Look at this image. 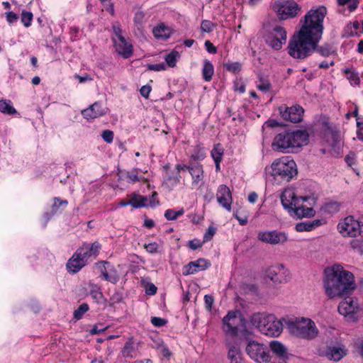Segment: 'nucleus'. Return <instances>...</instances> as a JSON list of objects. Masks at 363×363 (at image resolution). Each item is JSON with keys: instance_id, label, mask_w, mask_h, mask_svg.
I'll return each mask as SVG.
<instances>
[{"instance_id": "nucleus-14", "label": "nucleus", "mask_w": 363, "mask_h": 363, "mask_svg": "<svg viewBox=\"0 0 363 363\" xmlns=\"http://www.w3.org/2000/svg\"><path fill=\"white\" fill-rule=\"evenodd\" d=\"M286 35L287 33L284 28L276 26L267 35L266 42L272 49L279 50L286 43Z\"/></svg>"}, {"instance_id": "nucleus-49", "label": "nucleus", "mask_w": 363, "mask_h": 363, "mask_svg": "<svg viewBox=\"0 0 363 363\" xmlns=\"http://www.w3.org/2000/svg\"><path fill=\"white\" fill-rule=\"evenodd\" d=\"M296 229L298 232L311 231L313 230L311 221L298 223L296 225Z\"/></svg>"}, {"instance_id": "nucleus-55", "label": "nucleus", "mask_w": 363, "mask_h": 363, "mask_svg": "<svg viewBox=\"0 0 363 363\" xmlns=\"http://www.w3.org/2000/svg\"><path fill=\"white\" fill-rule=\"evenodd\" d=\"M345 162L350 167H352L356 164V157L355 154L353 152H350L345 157Z\"/></svg>"}, {"instance_id": "nucleus-52", "label": "nucleus", "mask_w": 363, "mask_h": 363, "mask_svg": "<svg viewBox=\"0 0 363 363\" xmlns=\"http://www.w3.org/2000/svg\"><path fill=\"white\" fill-rule=\"evenodd\" d=\"M101 137L105 142L111 143H112L113 139V131L109 130H104L101 134Z\"/></svg>"}, {"instance_id": "nucleus-43", "label": "nucleus", "mask_w": 363, "mask_h": 363, "mask_svg": "<svg viewBox=\"0 0 363 363\" xmlns=\"http://www.w3.org/2000/svg\"><path fill=\"white\" fill-rule=\"evenodd\" d=\"M350 246L354 252L363 254V239L352 240Z\"/></svg>"}, {"instance_id": "nucleus-50", "label": "nucleus", "mask_w": 363, "mask_h": 363, "mask_svg": "<svg viewBox=\"0 0 363 363\" xmlns=\"http://www.w3.org/2000/svg\"><path fill=\"white\" fill-rule=\"evenodd\" d=\"M216 229L213 226H209L206 233L203 235V242H208L212 239L215 235Z\"/></svg>"}, {"instance_id": "nucleus-3", "label": "nucleus", "mask_w": 363, "mask_h": 363, "mask_svg": "<svg viewBox=\"0 0 363 363\" xmlns=\"http://www.w3.org/2000/svg\"><path fill=\"white\" fill-rule=\"evenodd\" d=\"M309 135L306 130H284L277 134L272 143L273 150L281 153H293L306 145Z\"/></svg>"}, {"instance_id": "nucleus-35", "label": "nucleus", "mask_w": 363, "mask_h": 363, "mask_svg": "<svg viewBox=\"0 0 363 363\" xmlns=\"http://www.w3.org/2000/svg\"><path fill=\"white\" fill-rule=\"evenodd\" d=\"M179 57V53L177 51H172L165 56V62L170 67L176 66L177 60Z\"/></svg>"}, {"instance_id": "nucleus-33", "label": "nucleus", "mask_w": 363, "mask_h": 363, "mask_svg": "<svg viewBox=\"0 0 363 363\" xmlns=\"http://www.w3.org/2000/svg\"><path fill=\"white\" fill-rule=\"evenodd\" d=\"M140 169L135 168L133 169L131 171H128L125 173V178L127 179L128 182L135 183L137 182H140L144 179L143 177L138 176V172Z\"/></svg>"}, {"instance_id": "nucleus-10", "label": "nucleus", "mask_w": 363, "mask_h": 363, "mask_svg": "<svg viewBox=\"0 0 363 363\" xmlns=\"http://www.w3.org/2000/svg\"><path fill=\"white\" fill-rule=\"evenodd\" d=\"M238 313L237 311H230L222 320V329L225 334V339L228 337L236 341L240 331L239 325L242 320Z\"/></svg>"}, {"instance_id": "nucleus-32", "label": "nucleus", "mask_w": 363, "mask_h": 363, "mask_svg": "<svg viewBox=\"0 0 363 363\" xmlns=\"http://www.w3.org/2000/svg\"><path fill=\"white\" fill-rule=\"evenodd\" d=\"M344 73L347 75V79L350 81L351 85H359L360 79L358 73L352 69L346 68L344 69Z\"/></svg>"}, {"instance_id": "nucleus-8", "label": "nucleus", "mask_w": 363, "mask_h": 363, "mask_svg": "<svg viewBox=\"0 0 363 363\" xmlns=\"http://www.w3.org/2000/svg\"><path fill=\"white\" fill-rule=\"evenodd\" d=\"M245 351L249 357L257 363H269L271 360L269 347L257 341H250L246 346Z\"/></svg>"}, {"instance_id": "nucleus-58", "label": "nucleus", "mask_w": 363, "mask_h": 363, "mask_svg": "<svg viewBox=\"0 0 363 363\" xmlns=\"http://www.w3.org/2000/svg\"><path fill=\"white\" fill-rule=\"evenodd\" d=\"M147 68L150 70L159 72V71L165 69V65L163 63L155 64V65H148Z\"/></svg>"}, {"instance_id": "nucleus-41", "label": "nucleus", "mask_w": 363, "mask_h": 363, "mask_svg": "<svg viewBox=\"0 0 363 363\" xmlns=\"http://www.w3.org/2000/svg\"><path fill=\"white\" fill-rule=\"evenodd\" d=\"M224 67L229 72L237 73L241 70L242 65L238 62H230L225 63Z\"/></svg>"}, {"instance_id": "nucleus-7", "label": "nucleus", "mask_w": 363, "mask_h": 363, "mask_svg": "<svg viewBox=\"0 0 363 363\" xmlns=\"http://www.w3.org/2000/svg\"><path fill=\"white\" fill-rule=\"evenodd\" d=\"M271 8L280 20L295 18L301 10V7L293 0L275 1Z\"/></svg>"}, {"instance_id": "nucleus-56", "label": "nucleus", "mask_w": 363, "mask_h": 363, "mask_svg": "<svg viewBox=\"0 0 363 363\" xmlns=\"http://www.w3.org/2000/svg\"><path fill=\"white\" fill-rule=\"evenodd\" d=\"M101 248V245L98 242H94L89 246V250L94 255V258L97 256V254Z\"/></svg>"}, {"instance_id": "nucleus-25", "label": "nucleus", "mask_w": 363, "mask_h": 363, "mask_svg": "<svg viewBox=\"0 0 363 363\" xmlns=\"http://www.w3.org/2000/svg\"><path fill=\"white\" fill-rule=\"evenodd\" d=\"M121 352L124 358L134 359L138 357L139 353L138 345L134 342L133 337H129L125 342Z\"/></svg>"}, {"instance_id": "nucleus-59", "label": "nucleus", "mask_w": 363, "mask_h": 363, "mask_svg": "<svg viewBox=\"0 0 363 363\" xmlns=\"http://www.w3.org/2000/svg\"><path fill=\"white\" fill-rule=\"evenodd\" d=\"M149 200V206L151 207H155V206L159 204V200L157 199V194L156 192H153L151 197Z\"/></svg>"}, {"instance_id": "nucleus-64", "label": "nucleus", "mask_w": 363, "mask_h": 363, "mask_svg": "<svg viewBox=\"0 0 363 363\" xmlns=\"http://www.w3.org/2000/svg\"><path fill=\"white\" fill-rule=\"evenodd\" d=\"M205 47L206 48V50L210 53L214 54L217 51L216 48L209 40H206L205 42Z\"/></svg>"}, {"instance_id": "nucleus-13", "label": "nucleus", "mask_w": 363, "mask_h": 363, "mask_svg": "<svg viewBox=\"0 0 363 363\" xmlns=\"http://www.w3.org/2000/svg\"><path fill=\"white\" fill-rule=\"evenodd\" d=\"M257 239L271 245H284L289 240L285 232L277 230L260 231L257 234Z\"/></svg>"}, {"instance_id": "nucleus-23", "label": "nucleus", "mask_w": 363, "mask_h": 363, "mask_svg": "<svg viewBox=\"0 0 363 363\" xmlns=\"http://www.w3.org/2000/svg\"><path fill=\"white\" fill-rule=\"evenodd\" d=\"M347 354V350L343 345L328 346L325 356L329 359L338 362Z\"/></svg>"}, {"instance_id": "nucleus-22", "label": "nucleus", "mask_w": 363, "mask_h": 363, "mask_svg": "<svg viewBox=\"0 0 363 363\" xmlns=\"http://www.w3.org/2000/svg\"><path fill=\"white\" fill-rule=\"evenodd\" d=\"M211 264L206 259L200 258L194 262H189L184 266L183 274L185 276L195 274L198 272L205 270L210 267Z\"/></svg>"}, {"instance_id": "nucleus-36", "label": "nucleus", "mask_w": 363, "mask_h": 363, "mask_svg": "<svg viewBox=\"0 0 363 363\" xmlns=\"http://www.w3.org/2000/svg\"><path fill=\"white\" fill-rule=\"evenodd\" d=\"M271 87L272 85L269 80L264 77L260 76L259 78V83L257 85V88L263 92H267L270 90Z\"/></svg>"}, {"instance_id": "nucleus-29", "label": "nucleus", "mask_w": 363, "mask_h": 363, "mask_svg": "<svg viewBox=\"0 0 363 363\" xmlns=\"http://www.w3.org/2000/svg\"><path fill=\"white\" fill-rule=\"evenodd\" d=\"M180 173L177 172L175 174L169 175L162 184L169 191H172L180 182Z\"/></svg>"}, {"instance_id": "nucleus-30", "label": "nucleus", "mask_w": 363, "mask_h": 363, "mask_svg": "<svg viewBox=\"0 0 363 363\" xmlns=\"http://www.w3.org/2000/svg\"><path fill=\"white\" fill-rule=\"evenodd\" d=\"M0 112L7 115H13L16 113L17 111L10 100L1 99L0 100Z\"/></svg>"}, {"instance_id": "nucleus-57", "label": "nucleus", "mask_w": 363, "mask_h": 363, "mask_svg": "<svg viewBox=\"0 0 363 363\" xmlns=\"http://www.w3.org/2000/svg\"><path fill=\"white\" fill-rule=\"evenodd\" d=\"M133 208H140L144 206V203H140L139 196L133 197L129 203Z\"/></svg>"}, {"instance_id": "nucleus-28", "label": "nucleus", "mask_w": 363, "mask_h": 363, "mask_svg": "<svg viewBox=\"0 0 363 363\" xmlns=\"http://www.w3.org/2000/svg\"><path fill=\"white\" fill-rule=\"evenodd\" d=\"M152 33L157 39L165 40L169 38L172 31L169 27L164 23H160L153 28Z\"/></svg>"}, {"instance_id": "nucleus-61", "label": "nucleus", "mask_w": 363, "mask_h": 363, "mask_svg": "<svg viewBox=\"0 0 363 363\" xmlns=\"http://www.w3.org/2000/svg\"><path fill=\"white\" fill-rule=\"evenodd\" d=\"M204 301H205V304H206V308L208 310H211L212 308L213 301H214L213 297L210 295H206L204 296Z\"/></svg>"}, {"instance_id": "nucleus-24", "label": "nucleus", "mask_w": 363, "mask_h": 363, "mask_svg": "<svg viewBox=\"0 0 363 363\" xmlns=\"http://www.w3.org/2000/svg\"><path fill=\"white\" fill-rule=\"evenodd\" d=\"M117 53L124 58H129L133 55V46L124 37L120 41L119 38L113 40Z\"/></svg>"}, {"instance_id": "nucleus-6", "label": "nucleus", "mask_w": 363, "mask_h": 363, "mask_svg": "<svg viewBox=\"0 0 363 363\" xmlns=\"http://www.w3.org/2000/svg\"><path fill=\"white\" fill-rule=\"evenodd\" d=\"M270 175L274 180L289 182L298 174L296 162L289 157L275 160L270 166Z\"/></svg>"}, {"instance_id": "nucleus-53", "label": "nucleus", "mask_w": 363, "mask_h": 363, "mask_svg": "<svg viewBox=\"0 0 363 363\" xmlns=\"http://www.w3.org/2000/svg\"><path fill=\"white\" fill-rule=\"evenodd\" d=\"M167 323V320L162 318L152 317L151 318V323L156 327L163 326V325H166Z\"/></svg>"}, {"instance_id": "nucleus-11", "label": "nucleus", "mask_w": 363, "mask_h": 363, "mask_svg": "<svg viewBox=\"0 0 363 363\" xmlns=\"http://www.w3.org/2000/svg\"><path fill=\"white\" fill-rule=\"evenodd\" d=\"M178 173L188 170L191 177V188L199 189L203 184L204 171L201 164L195 165H186L178 164L175 167Z\"/></svg>"}, {"instance_id": "nucleus-40", "label": "nucleus", "mask_w": 363, "mask_h": 363, "mask_svg": "<svg viewBox=\"0 0 363 363\" xmlns=\"http://www.w3.org/2000/svg\"><path fill=\"white\" fill-rule=\"evenodd\" d=\"M184 210L181 209L177 211H174L172 209H167L164 213V217L168 220H176L179 216L184 214Z\"/></svg>"}, {"instance_id": "nucleus-60", "label": "nucleus", "mask_w": 363, "mask_h": 363, "mask_svg": "<svg viewBox=\"0 0 363 363\" xmlns=\"http://www.w3.org/2000/svg\"><path fill=\"white\" fill-rule=\"evenodd\" d=\"M150 91H151V86L145 85V86H143L140 88V94L143 97L147 99L149 97V94H150Z\"/></svg>"}, {"instance_id": "nucleus-42", "label": "nucleus", "mask_w": 363, "mask_h": 363, "mask_svg": "<svg viewBox=\"0 0 363 363\" xmlns=\"http://www.w3.org/2000/svg\"><path fill=\"white\" fill-rule=\"evenodd\" d=\"M90 295L93 299L99 302L103 298V294L101 289L96 285H91Z\"/></svg>"}, {"instance_id": "nucleus-18", "label": "nucleus", "mask_w": 363, "mask_h": 363, "mask_svg": "<svg viewBox=\"0 0 363 363\" xmlns=\"http://www.w3.org/2000/svg\"><path fill=\"white\" fill-rule=\"evenodd\" d=\"M269 349L276 356V359L272 363H287L289 359L288 350L281 342L277 340L271 341Z\"/></svg>"}, {"instance_id": "nucleus-16", "label": "nucleus", "mask_w": 363, "mask_h": 363, "mask_svg": "<svg viewBox=\"0 0 363 363\" xmlns=\"http://www.w3.org/2000/svg\"><path fill=\"white\" fill-rule=\"evenodd\" d=\"M307 197H298L294 189L287 188L284 190L281 194V201L284 208L291 211L293 207H295L301 202L307 201Z\"/></svg>"}, {"instance_id": "nucleus-9", "label": "nucleus", "mask_w": 363, "mask_h": 363, "mask_svg": "<svg viewBox=\"0 0 363 363\" xmlns=\"http://www.w3.org/2000/svg\"><path fill=\"white\" fill-rule=\"evenodd\" d=\"M338 312L347 321L356 322L360 316L361 308L356 298L347 297L339 303Z\"/></svg>"}, {"instance_id": "nucleus-15", "label": "nucleus", "mask_w": 363, "mask_h": 363, "mask_svg": "<svg viewBox=\"0 0 363 363\" xmlns=\"http://www.w3.org/2000/svg\"><path fill=\"white\" fill-rule=\"evenodd\" d=\"M279 111L284 120L294 123L302 121L304 113L303 108L299 105L293 106L291 107L282 105L279 108Z\"/></svg>"}, {"instance_id": "nucleus-12", "label": "nucleus", "mask_w": 363, "mask_h": 363, "mask_svg": "<svg viewBox=\"0 0 363 363\" xmlns=\"http://www.w3.org/2000/svg\"><path fill=\"white\" fill-rule=\"evenodd\" d=\"M339 232L343 236L357 237L363 233L362 225L353 216H348L337 225Z\"/></svg>"}, {"instance_id": "nucleus-54", "label": "nucleus", "mask_w": 363, "mask_h": 363, "mask_svg": "<svg viewBox=\"0 0 363 363\" xmlns=\"http://www.w3.org/2000/svg\"><path fill=\"white\" fill-rule=\"evenodd\" d=\"M61 205L67 206V201L66 200L61 201L60 199L55 198L54 199V203L52 206V211L56 212Z\"/></svg>"}, {"instance_id": "nucleus-19", "label": "nucleus", "mask_w": 363, "mask_h": 363, "mask_svg": "<svg viewBox=\"0 0 363 363\" xmlns=\"http://www.w3.org/2000/svg\"><path fill=\"white\" fill-rule=\"evenodd\" d=\"M218 203L228 211H231L233 203L232 193L226 185L222 184L218 187L216 193Z\"/></svg>"}, {"instance_id": "nucleus-1", "label": "nucleus", "mask_w": 363, "mask_h": 363, "mask_svg": "<svg viewBox=\"0 0 363 363\" xmlns=\"http://www.w3.org/2000/svg\"><path fill=\"white\" fill-rule=\"evenodd\" d=\"M327 14V9L319 6L311 9L301 19V27L295 33L289 41V54L294 58L304 59L314 51L323 57H328L332 53V47L325 43L318 45L322 38L324 27L323 20Z\"/></svg>"}, {"instance_id": "nucleus-4", "label": "nucleus", "mask_w": 363, "mask_h": 363, "mask_svg": "<svg viewBox=\"0 0 363 363\" xmlns=\"http://www.w3.org/2000/svg\"><path fill=\"white\" fill-rule=\"evenodd\" d=\"M250 321L261 333L269 337H278L283 330L282 321L272 314L255 313Z\"/></svg>"}, {"instance_id": "nucleus-45", "label": "nucleus", "mask_w": 363, "mask_h": 363, "mask_svg": "<svg viewBox=\"0 0 363 363\" xmlns=\"http://www.w3.org/2000/svg\"><path fill=\"white\" fill-rule=\"evenodd\" d=\"M205 157L203 149L201 145H196L194 147V152L191 155V157L195 160H203Z\"/></svg>"}, {"instance_id": "nucleus-46", "label": "nucleus", "mask_w": 363, "mask_h": 363, "mask_svg": "<svg viewBox=\"0 0 363 363\" xmlns=\"http://www.w3.org/2000/svg\"><path fill=\"white\" fill-rule=\"evenodd\" d=\"M216 27V24L208 20H203L201 24V30L205 33H211Z\"/></svg>"}, {"instance_id": "nucleus-37", "label": "nucleus", "mask_w": 363, "mask_h": 363, "mask_svg": "<svg viewBox=\"0 0 363 363\" xmlns=\"http://www.w3.org/2000/svg\"><path fill=\"white\" fill-rule=\"evenodd\" d=\"M77 252L79 253L80 256H82L86 262V259L89 257H93L92 252L89 250V245L84 244L81 247H79Z\"/></svg>"}, {"instance_id": "nucleus-47", "label": "nucleus", "mask_w": 363, "mask_h": 363, "mask_svg": "<svg viewBox=\"0 0 363 363\" xmlns=\"http://www.w3.org/2000/svg\"><path fill=\"white\" fill-rule=\"evenodd\" d=\"M89 310V306L86 303L81 304L79 308L74 311V318L79 320L82 315Z\"/></svg>"}, {"instance_id": "nucleus-20", "label": "nucleus", "mask_w": 363, "mask_h": 363, "mask_svg": "<svg viewBox=\"0 0 363 363\" xmlns=\"http://www.w3.org/2000/svg\"><path fill=\"white\" fill-rule=\"evenodd\" d=\"M225 343L228 348V359L230 363H244L239 346L235 340L227 337Z\"/></svg>"}, {"instance_id": "nucleus-51", "label": "nucleus", "mask_w": 363, "mask_h": 363, "mask_svg": "<svg viewBox=\"0 0 363 363\" xmlns=\"http://www.w3.org/2000/svg\"><path fill=\"white\" fill-rule=\"evenodd\" d=\"M145 249L150 253H156L158 252L159 245L157 242H150L144 245Z\"/></svg>"}, {"instance_id": "nucleus-21", "label": "nucleus", "mask_w": 363, "mask_h": 363, "mask_svg": "<svg viewBox=\"0 0 363 363\" xmlns=\"http://www.w3.org/2000/svg\"><path fill=\"white\" fill-rule=\"evenodd\" d=\"M106 112L107 108L106 107H103L99 102H95L89 108L82 110V115L84 118L89 120L104 116Z\"/></svg>"}, {"instance_id": "nucleus-5", "label": "nucleus", "mask_w": 363, "mask_h": 363, "mask_svg": "<svg viewBox=\"0 0 363 363\" xmlns=\"http://www.w3.org/2000/svg\"><path fill=\"white\" fill-rule=\"evenodd\" d=\"M286 328L289 333L302 339L312 340L318 333L315 323L310 318H296L285 320Z\"/></svg>"}, {"instance_id": "nucleus-48", "label": "nucleus", "mask_w": 363, "mask_h": 363, "mask_svg": "<svg viewBox=\"0 0 363 363\" xmlns=\"http://www.w3.org/2000/svg\"><path fill=\"white\" fill-rule=\"evenodd\" d=\"M113 36L112 38L113 41L115 40L116 39H118V38L121 41L123 39V37H124L123 35L122 29L121 28L119 23H115L113 25Z\"/></svg>"}, {"instance_id": "nucleus-26", "label": "nucleus", "mask_w": 363, "mask_h": 363, "mask_svg": "<svg viewBox=\"0 0 363 363\" xmlns=\"http://www.w3.org/2000/svg\"><path fill=\"white\" fill-rule=\"evenodd\" d=\"M291 216L297 218H309L315 215V211L311 207L303 205V202L299 203L289 212Z\"/></svg>"}, {"instance_id": "nucleus-38", "label": "nucleus", "mask_w": 363, "mask_h": 363, "mask_svg": "<svg viewBox=\"0 0 363 363\" xmlns=\"http://www.w3.org/2000/svg\"><path fill=\"white\" fill-rule=\"evenodd\" d=\"M359 23L357 21H354L353 23L347 24L345 28V35L347 37L354 35L356 33L357 30L359 28Z\"/></svg>"}, {"instance_id": "nucleus-17", "label": "nucleus", "mask_w": 363, "mask_h": 363, "mask_svg": "<svg viewBox=\"0 0 363 363\" xmlns=\"http://www.w3.org/2000/svg\"><path fill=\"white\" fill-rule=\"evenodd\" d=\"M266 276L274 283H283L289 280V272L282 264L268 268Z\"/></svg>"}, {"instance_id": "nucleus-31", "label": "nucleus", "mask_w": 363, "mask_h": 363, "mask_svg": "<svg viewBox=\"0 0 363 363\" xmlns=\"http://www.w3.org/2000/svg\"><path fill=\"white\" fill-rule=\"evenodd\" d=\"M214 74V67L212 63L208 60L204 62L202 69L203 78L206 82H210Z\"/></svg>"}, {"instance_id": "nucleus-44", "label": "nucleus", "mask_w": 363, "mask_h": 363, "mask_svg": "<svg viewBox=\"0 0 363 363\" xmlns=\"http://www.w3.org/2000/svg\"><path fill=\"white\" fill-rule=\"evenodd\" d=\"M33 13L30 11H23L21 13V22L26 27L30 26L33 21Z\"/></svg>"}, {"instance_id": "nucleus-34", "label": "nucleus", "mask_w": 363, "mask_h": 363, "mask_svg": "<svg viewBox=\"0 0 363 363\" xmlns=\"http://www.w3.org/2000/svg\"><path fill=\"white\" fill-rule=\"evenodd\" d=\"M223 155V148L220 143L214 145L211 151V156L214 161L221 162L222 156Z\"/></svg>"}, {"instance_id": "nucleus-63", "label": "nucleus", "mask_w": 363, "mask_h": 363, "mask_svg": "<svg viewBox=\"0 0 363 363\" xmlns=\"http://www.w3.org/2000/svg\"><path fill=\"white\" fill-rule=\"evenodd\" d=\"M354 345L357 353L363 357V339L357 340Z\"/></svg>"}, {"instance_id": "nucleus-2", "label": "nucleus", "mask_w": 363, "mask_h": 363, "mask_svg": "<svg viewBox=\"0 0 363 363\" xmlns=\"http://www.w3.org/2000/svg\"><path fill=\"white\" fill-rule=\"evenodd\" d=\"M324 287L326 295L333 298L347 294L356 288L353 274L340 265L325 269Z\"/></svg>"}, {"instance_id": "nucleus-39", "label": "nucleus", "mask_w": 363, "mask_h": 363, "mask_svg": "<svg viewBox=\"0 0 363 363\" xmlns=\"http://www.w3.org/2000/svg\"><path fill=\"white\" fill-rule=\"evenodd\" d=\"M104 279L109 282L116 284L118 282L119 277L115 270L111 269L109 272L104 271Z\"/></svg>"}, {"instance_id": "nucleus-27", "label": "nucleus", "mask_w": 363, "mask_h": 363, "mask_svg": "<svg viewBox=\"0 0 363 363\" xmlns=\"http://www.w3.org/2000/svg\"><path fill=\"white\" fill-rule=\"evenodd\" d=\"M86 265V261L84 258L76 252L68 260L67 263V268L69 272L76 273L79 272L83 267Z\"/></svg>"}, {"instance_id": "nucleus-62", "label": "nucleus", "mask_w": 363, "mask_h": 363, "mask_svg": "<svg viewBox=\"0 0 363 363\" xmlns=\"http://www.w3.org/2000/svg\"><path fill=\"white\" fill-rule=\"evenodd\" d=\"M157 289L153 284H148L145 288V293L148 295H154L157 293Z\"/></svg>"}]
</instances>
